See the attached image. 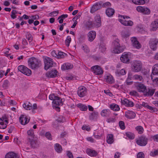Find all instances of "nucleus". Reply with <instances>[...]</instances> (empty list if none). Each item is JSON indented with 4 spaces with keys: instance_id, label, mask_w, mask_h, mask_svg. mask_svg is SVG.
I'll list each match as a JSON object with an SVG mask.
<instances>
[{
    "instance_id": "obj_1",
    "label": "nucleus",
    "mask_w": 158,
    "mask_h": 158,
    "mask_svg": "<svg viewBox=\"0 0 158 158\" xmlns=\"http://www.w3.org/2000/svg\"><path fill=\"white\" fill-rule=\"evenodd\" d=\"M28 63L29 67L32 69H38L42 65L40 60L35 57L30 58Z\"/></svg>"
},
{
    "instance_id": "obj_2",
    "label": "nucleus",
    "mask_w": 158,
    "mask_h": 158,
    "mask_svg": "<svg viewBox=\"0 0 158 158\" xmlns=\"http://www.w3.org/2000/svg\"><path fill=\"white\" fill-rule=\"evenodd\" d=\"M119 42L118 39H116L113 42V50L112 52L113 53L119 54L123 52V49L120 46Z\"/></svg>"
},
{
    "instance_id": "obj_3",
    "label": "nucleus",
    "mask_w": 158,
    "mask_h": 158,
    "mask_svg": "<svg viewBox=\"0 0 158 158\" xmlns=\"http://www.w3.org/2000/svg\"><path fill=\"white\" fill-rule=\"evenodd\" d=\"M118 20L121 24L126 26H132L133 23L131 20L127 21L126 19H129L130 17L128 16L119 15L118 16Z\"/></svg>"
},
{
    "instance_id": "obj_4",
    "label": "nucleus",
    "mask_w": 158,
    "mask_h": 158,
    "mask_svg": "<svg viewBox=\"0 0 158 158\" xmlns=\"http://www.w3.org/2000/svg\"><path fill=\"white\" fill-rule=\"evenodd\" d=\"M142 65L141 62L138 60H134L131 64V70L134 72H138L141 69Z\"/></svg>"
},
{
    "instance_id": "obj_5",
    "label": "nucleus",
    "mask_w": 158,
    "mask_h": 158,
    "mask_svg": "<svg viewBox=\"0 0 158 158\" xmlns=\"http://www.w3.org/2000/svg\"><path fill=\"white\" fill-rule=\"evenodd\" d=\"M23 107L26 110H31L33 113H35V110L37 108V105L36 103H34L32 105L30 102L28 103H24L23 105Z\"/></svg>"
},
{
    "instance_id": "obj_6",
    "label": "nucleus",
    "mask_w": 158,
    "mask_h": 158,
    "mask_svg": "<svg viewBox=\"0 0 158 158\" xmlns=\"http://www.w3.org/2000/svg\"><path fill=\"white\" fill-rule=\"evenodd\" d=\"M148 141V139L146 136H142L136 139V143L140 146H144L147 144Z\"/></svg>"
},
{
    "instance_id": "obj_7",
    "label": "nucleus",
    "mask_w": 158,
    "mask_h": 158,
    "mask_svg": "<svg viewBox=\"0 0 158 158\" xmlns=\"http://www.w3.org/2000/svg\"><path fill=\"white\" fill-rule=\"evenodd\" d=\"M18 69L20 72L27 76H30L31 74V70L24 66L19 65Z\"/></svg>"
},
{
    "instance_id": "obj_8",
    "label": "nucleus",
    "mask_w": 158,
    "mask_h": 158,
    "mask_svg": "<svg viewBox=\"0 0 158 158\" xmlns=\"http://www.w3.org/2000/svg\"><path fill=\"white\" fill-rule=\"evenodd\" d=\"M44 62L45 64L44 69L47 70L53 66V61L52 59L49 57H46L44 59Z\"/></svg>"
},
{
    "instance_id": "obj_9",
    "label": "nucleus",
    "mask_w": 158,
    "mask_h": 158,
    "mask_svg": "<svg viewBox=\"0 0 158 158\" xmlns=\"http://www.w3.org/2000/svg\"><path fill=\"white\" fill-rule=\"evenodd\" d=\"M134 85L139 92L144 93L145 90H146V87L142 83L137 82L135 83Z\"/></svg>"
},
{
    "instance_id": "obj_10",
    "label": "nucleus",
    "mask_w": 158,
    "mask_h": 158,
    "mask_svg": "<svg viewBox=\"0 0 158 158\" xmlns=\"http://www.w3.org/2000/svg\"><path fill=\"white\" fill-rule=\"evenodd\" d=\"M77 94L80 97H84L87 94V89L83 86H80L78 88Z\"/></svg>"
},
{
    "instance_id": "obj_11",
    "label": "nucleus",
    "mask_w": 158,
    "mask_h": 158,
    "mask_svg": "<svg viewBox=\"0 0 158 158\" xmlns=\"http://www.w3.org/2000/svg\"><path fill=\"white\" fill-rule=\"evenodd\" d=\"M158 43V39L156 38L151 39L149 42V45L151 49L153 50L156 49Z\"/></svg>"
},
{
    "instance_id": "obj_12",
    "label": "nucleus",
    "mask_w": 158,
    "mask_h": 158,
    "mask_svg": "<svg viewBox=\"0 0 158 158\" xmlns=\"http://www.w3.org/2000/svg\"><path fill=\"white\" fill-rule=\"evenodd\" d=\"M136 10L138 12L142 13L144 14L149 15L150 13V10L149 9L142 6H138Z\"/></svg>"
},
{
    "instance_id": "obj_13",
    "label": "nucleus",
    "mask_w": 158,
    "mask_h": 158,
    "mask_svg": "<svg viewBox=\"0 0 158 158\" xmlns=\"http://www.w3.org/2000/svg\"><path fill=\"white\" fill-rule=\"evenodd\" d=\"M93 72L96 75L102 74L103 73V71L101 67L98 65H95L91 68Z\"/></svg>"
},
{
    "instance_id": "obj_14",
    "label": "nucleus",
    "mask_w": 158,
    "mask_h": 158,
    "mask_svg": "<svg viewBox=\"0 0 158 158\" xmlns=\"http://www.w3.org/2000/svg\"><path fill=\"white\" fill-rule=\"evenodd\" d=\"M131 41L132 43V46L134 48L139 49L141 48V45L137 40L136 38L135 37H132L131 38Z\"/></svg>"
},
{
    "instance_id": "obj_15",
    "label": "nucleus",
    "mask_w": 158,
    "mask_h": 158,
    "mask_svg": "<svg viewBox=\"0 0 158 158\" xmlns=\"http://www.w3.org/2000/svg\"><path fill=\"white\" fill-rule=\"evenodd\" d=\"M155 91V89L147 88L146 90H145L143 94L145 96H152L153 95Z\"/></svg>"
},
{
    "instance_id": "obj_16",
    "label": "nucleus",
    "mask_w": 158,
    "mask_h": 158,
    "mask_svg": "<svg viewBox=\"0 0 158 158\" xmlns=\"http://www.w3.org/2000/svg\"><path fill=\"white\" fill-rule=\"evenodd\" d=\"M28 119L26 115L22 114L19 117V122L21 124L25 125L29 122V119Z\"/></svg>"
},
{
    "instance_id": "obj_17",
    "label": "nucleus",
    "mask_w": 158,
    "mask_h": 158,
    "mask_svg": "<svg viewBox=\"0 0 158 158\" xmlns=\"http://www.w3.org/2000/svg\"><path fill=\"white\" fill-rule=\"evenodd\" d=\"M154 76H158V64L154 65L152 68V73L151 77V79H152Z\"/></svg>"
},
{
    "instance_id": "obj_18",
    "label": "nucleus",
    "mask_w": 158,
    "mask_h": 158,
    "mask_svg": "<svg viewBox=\"0 0 158 158\" xmlns=\"http://www.w3.org/2000/svg\"><path fill=\"white\" fill-rule=\"evenodd\" d=\"M135 114L131 111L128 110L125 112V117L129 119H131L135 117Z\"/></svg>"
},
{
    "instance_id": "obj_19",
    "label": "nucleus",
    "mask_w": 158,
    "mask_h": 158,
    "mask_svg": "<svg viewBox=\"0 0 158 158\" xmlns=\"http://www.w3.org/2000/svg\"><path fill=\"white\" fill-rule=\"evenodd\" d=\"M96 32L93 31H90L88 34V40L90 42L93 41L96 36Z\"/></svg>"
},
{
    "instance_id": "obj_20",
    "label": "nucleus",
    "mask_w": 158,
    "mask_h": 158,
    "mask_svg": "<svg viewBox=\"0 0 158 158\" xmlns=\"http://www.w3.org/2000/svg\"><path fill=\"white\" fill-rule=\"evenodd\" d=\"M121 103L122 104L125 105L127 106L132 107L134 106V104L132 102L129 101L127 99L121 100Z\"/></svg>"
},
{
    "instance_id": "obj_21",
    "label": "nucleus",
    "mask_w": 158,
    "mask_h": 158,
    "mask_svg": "<svg viewBox=\"0 0 158 158\" xmlns=\"http://www.w3.org/2000/svg\"><path fill=\"white\" fill-rule=\"evenodd\" d=\"M120 59L121 61L125 63H128L129 62V59L128 54L123 53L120 57Z\"/></svg>"
},
{
    "instance_id": "obj_22",
    "label": "nucleus",
    "mask_w": 158,
    "mask_h": 158,
    "mask_svg": "<svg viewBox=\"0 0 158 158\" xmlns=\"http://www.w3.org/2000/svg\"><path fill=\"white\" fill-rule=\"evenodd\" d=\"M94 19L95 24L97 27H98L101 26V17L99 15H97L95 17Z\"/></svg>"
},
{
    "instance_id": "obj_23",
    "label": "nucleus",
    "mask_w": 158,
    "mask_h": 158,
    "mask_svg": "<svg viewBox=\"0 0 158 158\" xmlns=\"http://www.w3.org/2000/svg\"><path fill=\"white\" fill-rule=\"evenodd\" d=\"M57 72L56 70H51L46 73V76L48 77L53 78L55 77L57 74Z\"/></svg>"
},
{
    "instance_id": "obj_24",
    "label": "nucleus",
    "mask_w": 158,
    "mask_h": 158,
    "mask_svg": "<svg viewBox=\"0 0 158 158\" xmlns=\"http://www.w3.org/2000/svg\"><path fill=\"white\" fill-rule=\"evenodd\" d=\"M73 65L69 63H67L64 64L61 66V69L63 70H66L71 69L73 68Z\"/></svg>"
},
{
    "instance_id": "obj_25",
    "label": "nucleus",
    "mask_w": 158,
    "mask_h": 158,
    "mask_svg": "<svg viewBox=\"0 0 158 158\" xmlns=\"http://www.w3.org/2000/svg\"><path fill=\"white\" fill-rule=\"evenodd\" d=\"M151 31H155L158 27V21L155 20L152 22L151 25Z\"/></svg>"
},
{
    "instance_id": "obj_26",
    "label": "nucleus",
    "mask_w": 158,
    "mask_h": 158,
    "mask_svg": "<svg viewBox=\"0 0 158 158\" xmlns=\"http://www.w3.org/2000/svg\"><path fill=\"white\" fill-rule=\"evenodd\" d=\"M64 100V99H61L59 97L56 96L54 100V101H52V103L57 105H59L60 104L62 103Z\"/></svg>"
},
{
    "instance_id": "obj_27",
    "label": "nucleus",
    "mask_w": 158,
    "mask_h": 158,
    "mask_svg": "<svg viewBox=\"0 0 158 158\" xmlns=\"http://www.w3.org/2000/svg\"><path fill=\"white\" fill-rule=\"evenodd\" d=\"M5 158H18L17 155L14 152H9L7 153Z\"/></svg>"
},
{
    "instance_id": "obj_28",
    "label": "nucleus",
    "mask_w": 158,
    "mask_h": 158,
    "mask_svg": "<svg viewBox=\"0 0 158 158\" xmlns=\"http://www.w3.org/2000/svg\"><path fill=\"white\" fill-rule=\"evenodd\" d=\"M122 36L123 39H125V40L129 37L130 34L129 32L127 30H123L121 32Z\"/></svg>"
},
{
    "instance_id": "obj_29",
    "label": "nucleus",
    "mask_w": 158,
    "mask_h": 158,
    "mask_svg": "<svg viewBox=\"0 0 158 158\" xmlns=\"http://www.w3.org/2000/svg\"><path fill=\"white\" fill-rule=\"evenodd\" d=\"M28 135L27 139H33L35 136L34 134V131L33 129H30L27 132Z\"/></svg>"
},
{
    "instance_id": "obj_30",
    "label": "nucleus",
    "mask_w": 158,
    "mask_h": 158,
    "mask_svg": "<svg viewBox=\"0 0 158 158\" xmlns=\"http://www.w3.org/2000/svg\"><path fill=\"white\" fill-rule=\"evenodd\" d=\"M106 13L108 16L110 17L114 14V10L112 8H108L106 10Z\"/></svg>"
},
{
    "instance_id": "obj_31",
    "label": "nucleus",
    "mask_w": 158,
    "mask_h": 158,
    "mask_svg": "<svg viewBox=\"0 0 158 158\" xmlns=\"http://www.w3.org/2000/svg\"><path fill=\"white\" fill-rule=\"evenodd\" d=\"M101 7V5L100 4L98 3L94 5L91 7L90 10V12L91 13H93L99 9Z\"/></svg>"
},
{
    "instance_id": "obj_32",
    "label": "nucleus",
    "mask_w": 158,
    "mask_h": 158,
    "mask_svg": "<svg viewBox=\"0 0 158 158\" xmlns=\"http://www.w3.org/2000/svg\"><path fill=\"white\" fill-rule=\"evenodd\" d=\"M107 142L108 144H111L114 141L113 135L112 134H108L107 136Z\"/></svg>"
},
{
    "instance_id": "obj_33",
    "label": "nucleus",
    "mask_w": 158,
    "mask_h": 158,
    "mask_svg": "<svg viewBox=\"0 0 158 158\" xmlns=\"http://www.w3.org/2000/svg\"><path fill=\"white\" fill-rule=\"evenodd\" d=\"M87 153L90 156H96L97 153V152L94 150H92L90 149H87L86 151Z\"/></svg>"
},
{
    "instance_id": "obj_34",
    "label": "nucleus",
    "mask_w": 158,
    "mask_h": 158,
    "mask_svg": "<svg viewBox=\"0 0 158 158\" xmlns=\"http://www.w3.org/2000/svg\"><path fill=\"white\" fill-rule=\"evenodd\" d=\"M110 108L112 110L117 111L120 110V108L118 105L114 103H113L110 105Z\"/></svg>"
},
{
    "instance_id": "obj_35",
    "label": "nucleus",
    "mask_w": 158,
    "mask_h": 158,
    "mask_svg": "<svg viewBox=\"0 0 158 158\" xmlns=\"http://www.w3.org/2000/svg\"><path fill=\"white\" fill-rule=\"evenodd\" d=\"M105 79L107 83H112L114 81L113 77L111 75H107L105 76Z\"/></svg>"
},
{
    "instance_id": "obj_36",
    "label": "nucleus",
    "mask_w": 158,
    "mask_h": 158,
    "mask_svg": "<svg viewBox=\"0 0 158 158\" xmlns=\"http://www.w3.org/2000/svg\"><path fill=\"white\" fill-rule=\"evenodd\" d=\"M133 80L138 81H143V79L142 77L139 75L135 74L132 77Z\"/></svg>"
},
{
    "instance_id": "obj_37",
    "label": "nucleus",
    "mask_w": 158,
    "mask_h": 158,
    "mask_svg": "<svg viewBox=\"0 0 158 158\" xmlns=\"http://www.w3.org/2000/svg\"><path fill=\"white\" fill-rule=\"evenodd\" d=\"M110 114V110L108 109H105L102 110L101 114L102 116L107 117L109 116Z\"/></svg>"
},
{
    "instance_id": "obj_38",
    "label": "nucleus",
    "mask_w": 158,
    "mask_h": 158,
    "mask_svg": "<svg viewBox=\"0 0 158 158\" xmlns=\"http://www.w3.org/2000/svg\"><path fill=\"white\" fill-rule=\"evenodd\" d=\"M77 106L80 108L81 110L82 111H85L87 110V107L85 105L81 103H79L77 105Z\"/></svg>"
},
{
    "instance_id": "obj_39",
    "label": "nucleus",
    "mask_w": 158,
    "mask_h": 158,
    "mask_svg": "<svg viewBox=\"0 0 158 158\" xmlns=\"http://www.w3.org/2000/svg\"><path fill=\"white\" fill-rule=\"evenodd\" d=\"M55 149L57 152L60 153L62 150V148L60 144L57 143L55 144Z\"/></svg>"
},
{
    "instance_id": "obj_40",
    "label": "nucleus",
    "mask_w": 158,
    "mask_h": 158,
    "mask_svg": "<svg viewBox=\"0 0 158 158\" xmlns=\"http://www.w3.org/2000/svg\"><path fill=\"white\" fill-rule=\"evenodd\" d=\"M31 145L32 148H35L37 147V144L35 141L33 139H28Z\"/></svg>"
},
{
    "instance_id": "obj_41",
    "label": "nucleus",
    "mask_w": 158,
    "mask_h": 158,
    "mask_svg": "<svg viewBox=\"0 0 158 158\" xmlns=\"http://www.w3.org/2000/svg\"><path fill=\"white\" fill-rule=\"evenodd\" d=\"M126 71L124 69H122L120 71H117L116 72V73L118 76L124 75L126 74Z\"/></svg>"
},
{
    "instance_id": "obj_42",
    "label": "nucleus",
    "mask_w": 158,
    "mask_h": 158,
    "mask_svg": "<svg viewBox=\"0 0 158 158\" xmlns=\"http://www.w3.org/2000/svg\"><path fill=\"white\" fill-rule=\"evenodd\" d=\"M135 129L139 134H141L143 132L144 129L143 127L141 126H137L135 127Z\"/></svg>"
},
{
    "instance_id": "obj_43",
    "label": "nucleus",
    "mask_w": 158,
    "mask_h": 158,
    "mask_svg": "<svg viewBox=\"0 0 158 158\" xmlns=\"http://www.w3.org/2000/svg\"><path fill=\"white\" fill-rule=\"evenodd\" d=\"M26 37L30 43L33 40V37L29 32H27L26 33Z\"/></svg>"
},
{
    "instance_id": "obj_44",
    "label": "nucleus",
    "mask_w": 158,
    "mask_h": 158,
    "mask_svg": "<svg viewBox=\"0 0 158 158\" xmlns=\"http://www.w3.org/2000/svg\"><path fill=\"white\" fill-rule=\"evenodd\" d=\"M98 114V113L97 112L94 111L89 116V119L90 120H93L97 116Z\"/></svg>"
},
{
    "instance_id": "obj_45",
    "label": "nucleus",
    "mask_w": 158,
    "mask_h": 158,
    "mask_svg": "<svg viewBox=\"0 0 158 158\" xmlns=\"http://www.w3.org/2000/svg\"><path fill=\"white\" fill-rule=\"evenodd\" d=\"M135 4H143L145 3L144 0H131Z\"/></svg>"
},
{
    "instance_id": "obj_46",
    "label": "nucleus",
    "mask_w": 158,
    "mask_h": 158,
    "mask_svg": "<svg viewBox=\"0 0 158 158\" xmlns=\"http://www.w3.org/2000/svg\"><path fill=\"white\" fill-rule=\"evenodd\" d=\"M81 48L84 52L88 53L89 52V49L88 47L85 44H83L81 46Z\"/></svg>"
},
{
    "instance_id": "obj_47",
    "label": "nucleus",
    "mask_w": 158,
    "mask_h": 158,
    "mask_svg": "<svg viewBox=\"0 0 158 158\" xmlns=\"http://www.w3.org/2000/svg\"><path fill=\"white\" fill-rule=\"evenodd\" d=\"M9 81L7 80H5L2 85V87L4 89H6L9 86Z\"/></svg>"
},
{
    "instance_id": "obj_48",
    "label": "nucleus",
    "mask_w": 158,
    "mask_h": 158,
    "mask_svg": "<svg viewBox=\"0 0 158 158\" xmlns=\"http://www.w3.org/2000/svg\"><path fill=\"white\" fill-rule=\"evenodd\" d=\"M71 40V39L70 37L69 36H68L65 40V44L67 47L69 46Z\"/></svg>"
},
{
    "instance_id": "obj_49",
    "label": "nucleus",
    "mask_w": 158,
    "mask_h": 158,
    "mask_svg": "<svg viewBox=\"0 0 158 158\" xmlns=\"http://www.w3.org/2000/svg\"><path fill=\"white\" fill-rule=\"evenodd\" d=\"M126 135L130 139H133L134 138V135L131 132H127L126 133Z\"/></svg>"
},
{
    "instance_id": "obj_50",
    "label": "nucleus",
    "mask_w": 158,
    "mask_h": 158,
    "mask_svg": "<svg viewBox=\"0 0 158 158\" xmlns=\"http://www.w3.org/2000/svg\"><path fill=\"white\" fill-rule=\"evenodd\" d=\"M119 125L121 129L124 130L125 129L124 123L123 122L120 121L119 123Z\"/></svg>"
},
{
    "instance_id": "obj_51",
    "label": "nucleus",
    "mask_w": 158,
    "mask_h": 158,
    "mask_svg": "<svg viewBox=\"0 0 158 158\" xmlns=\"http://www.w3.org/2000/svg\"><path fill=\"white\" fill-rule=\"evenodd\" d=\"M65 78L67 80L71 81L74 80L75 78V77L74 76L70 75L65 77Z\"/></svg>"
},
{
    "instance_id": "obj_52",
    "label": "nucleus",
    "mask_w": 158,
    "mask_h": 158,
    "mask_svg": "<svg viewBox=\"0 0 158 158\" xmlns=\"http://www.w3.org/2000/svg\"><path fill=\"white\" fill-rule=\"evenodd\" d=\"M150 154L151 156H153L158 155V149L154 151V152H151Z\"/></svg>"
},
{
    "instance_id": "obj_53",
    "label": "nucleus",
    "mask_w": 158,
    "mask_h": 158,
    "mask_svg": "<svg viewBox=\"0 0 158 158\" xmlns=\"http://www.w3.org/2000/svg\"><path fill=\"white\" fill-rule=\"evenodd\" d=\"M148 109L151 110V112H155L157 111V109L154 107H153L151 106H149L148 107Z\"/></svg>"
},
{
    "instance_id": "obj_54",
    "label": "nucleus",
    "mask_w": 158,
    "mask_h": 158,
    "mask_svg": "<svg viewBox=\"0 0 158 158\" xmlns=\"http://www.w3.org/2000/svg\"><path fill=\"white\" fill-rule=\"evenodd\" d=\"M64 53L62 52H59L57 53V56L58 58H63L64 57Z\"/></svg>"
},
{
    "instance_id": "obj_55",
    "label": "nucleus",
    "mask_w": 158,
    "mask_h": 158,
    "mask_svg": "<svg viewBox=\"0 0 158 158\" xmlns=\"http://www.w3.org/2000/svg\"><path fill=\"white\" fill-rule=\"evenodd\" d=\"M144 155L142 152H140L137 155V158H144Z\"/></svg>"
},
{
    "instance_id": "obj_56",
    "label": "nucleus",
    "mask_w": 158,
    "mask_h": 158,
    "mask_svg": "<svg viewBox=\"0 0 158 158\" xmlns=\"http://www.w3.org/2000/svg\"><path fill=\"white\" fill-rule=\"evenodd\" d=\"M58 13L59 11L58 10L52 12L50 13V15L51 16H57Z\"/></svg>"
},
{
    "instance_id": "obj_57",
    "label": "nucleus",
    "mask_w": 158,
    "mask_h": 158,
    "mask_svg": "<svg viewBox=\"0 0 158 158\" xmlns=\"http://www.w3.org/2000/svg\"><path fill=\"white\" fill-rule=\"evenodd\" d=\"M30 18L34 20L38 19H39V16L38 15H33L30 17Z\"/></svg>"
},
{
    "instance_id": "obj_58",
    "label": "nucleus",
    "mask_w": 158,
    "mask_h": 158,
    "mask_svg": "<svg viewBox=\"0 0 158 158\" xmlns=\"http://www.w3.org/2000/svg\"><path fill=\"white\" fill-rule=\"evenodd\" d=\"M45 136L49 139H52V137L51 134L49 132H47L45 134Z\"/></svg>"
},
{
    "instance_id": "obj_59",
    "label": "nucleus",
    "mask_w": 158,
    "mask_h": 158,
    "mask_svg": "<svg viewBox=\"0 0 158 158\" xmlns=\"http://www.w3.org/2000/svg\"><path fill=\"white\" fill-rule=\"evenodd\" d=\"M64 120V118L62 116H60L57 119V121L60 123L63 122Z\"/></svg>"
},
{
    "instance_id": "obj_60",
    "label": "nucleus",
    "mask_w": 158,
    "mask_h": 158,
    "mask_svg": "<svg viewBox=\"0 0 158 158\" xmlns=\"http://www.w3.org/2000/svg\"><path fill=\"white\" fill-rule=\"evenodd\" d=\"M56 97V96L54 94H52L49 95V98L51 100H53V101H54V100L55 99Z\"/></svg>"
},
{
    "instance_id": "obj_61",
    "label": "nucleus",
    "mask_w": 158,
    "mask_h": 158,
    "mask_svg": "<svg viewBox=\"0 0 158 158\" xmlns=\"http://www.w3.org/2000/svg\"><path fill=\"white\" fill-rule=\"evenodd\" d=\"M111 5L110 3L109 2H106L102 5V6L103 7H106L107 6H110Z\"/></svg>"
},
{
    "instance_id": "obj_62",
    "label": "nucleus",
    "mask_w": 158,
    "mask_h": 158,
    "mask_svg": "<svg viewBox=\"0 0 158 158\" xmlns=\"http://www.w3.org/2000/svg\"><path fill=\"white\" fill-rule=\"evenodd\" d=\"M68 16V15H67V14H65V15H61V16H59V17H58V18H57V19H60L61 18H62V19H64L65 18H67Z\"/></svg>"
},
{
    "instance_id": "obj_63",
    "label": "nucleus",
    "mask_w": 158,
    "mask_h": 158,
    "mask_svg": "<svg viewBox=\"0 0 158 158\" xmlns=\"http://www.w3.org/2000/svg\"><path fill=\"white\" fill-rule=\"evenodd\" d=\"M81 16V14H80L79 13H78V14L76 15L75 17H74L73 19V20L74 21H75V19L76 20L79 19Z\"/></svg>"
},
{
    "instance_id": "obj_64",
    "label": "nucleus",
    "mask_w": 158,
    "mask_h": 158,
    "mask_svg": "<svg viewBox=\"0 0 158 158\" xmlns=\"http://www.w3.org/2000/svg\"><path fill=\"white\" fill-rule=\"evenodd\" d=\"M67 155L69 157V158H73V156L72 153L69 151L67 152Z\"/></svg>"
}]
</instances>
